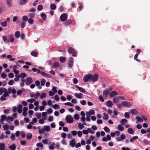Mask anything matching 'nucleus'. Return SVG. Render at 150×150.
Returning <instances> with one entry per match:
<instances>
[{
  "label": "nucleus",
  "mask_w": 150,
  "mask_h": 150,
  "mask_svg": "<svg viewBox=\"0 0 150 150\" xmlns=\"http://www.w3.org/2000/svg\"><path fill=\"white\" fill-rule=\"evenodd\" d=\"M22 105L21 104H19L17 107L16 106L14 107L13 110L14 112H16L18 110V113H20L22 112Z\"/></svg>",
  "instance_id": "obj_1"
},
{
  "label": "nucleus",
  "mask_w": 150,
  "mask_h": 150,
  "mask_svg": "<svg viewBox=\"0 0 150 150\" xmlns=\"http://www.w3.org/2000/svg\"><path fill=\"white\" fill-rule=\"evenodd\" d=\"M91 74H88L85 75L83 78V80L85 82L88 81H91Z\"/></svg>",
  "instance_id": "obj_2"
},
{
  "label": "nucleus",
  "mask_w": 150,
  "mask_h": 150,
  "mask_svg": "<svg viewBox=\"0 0 150 150\" xmlns=\"http://www.w3.org/2000/svg\"><path fill=\"white\" fill-rule=\"evenodd\" d=\"M65 119L68 123H72L73 121V118L71 115H67Z\"/></svg>",
  "instance_id": "obj_3"
},
{
  "label": "nucleus",
  "mask_w": 150,
  "mask_h": 150,
  "mask_svg": "<svg viewBox=\"0 0 150 150\" xmlns=\"http://www.w3.org/2000/svg\"><path fill=\"white\" fill-rule=\"evenodd\" d=\"M91 81L93 82H96L98 79V76L97 74H95L94 75H91Z\"/></svg>",
  "instance_id": "obj_4"
},
{
  "label": "nucleus",
  "mask_w": 150,
  "mask_h": 150,
  "mask_svg": "<svg viewBox=\"0 0 150 150\" xmlns=\"http://www.w3.org/2000/svg\"><path fill=\"white\" fill-rule=\"evenodd\" d=\"M67 18V15L66 13H63L61 14L60 17V19L62 21H65Z\"/></svg>",
  "instance_id": "obj_5"
},
{
  "label": "nucleus",
  "mask_w": 150,
  "mask_h": 150,
  "mask_svg": "<svg viewBox=\"0 0 150 150\" xmlns=\"http://www.w3.org/2000/svg\"><path fill=\"white\" fill-rule=\"evenodd\" d=\"M74 62L73 58L72 57H70L69 59L68 66L69 67L71 68L72 67Z\"/></svg>",
  "instance_id": "obj_6"
},
{
  "label": "nucleus",
  "mask_w": 150,
  "mask_h": 150,
  "mask_svg": "<svg viewBox=\"0 0 150 150\" xmlns=\"http://www.w3.org/2000/svg\"><path fill=\"white\" fill-rule=\"evenodd\" d=\"M26 81L25 84L28 85H29L33 82V79L32 78L30 77H27L26 79Z\"/></svg>",
  "instance_id": "obj_7"
},
{
  "label": "nucleus",
  "mask_w": 150,
  "mask_h": 150,
  "mask_svg": "<svg viewBox=\"0 0 150 150\" xmlns=\"http://www.w3.org/2000/svg\"><path fill=\"white\" fill-rule=\"evenodd\" d=\"M75 140L74 139H73L70 142L69 145L71 147H74L75 146Z\"/></svg>",
  "instance_id": "obj_8"
},
{
  "label": "nucleus",
  "mask_w": 150,
  "mask_h": 150,
  "mask_svg": "<svg viewBox=\"0 0 150 150\" xmlns=\"http://www.w3.org/2000/svg\"><path fill=\"white\" fill-rule=\"evenodd\" d=\"M117 93L115 91H112L109 94V96L110 97H113L117 95Z\"/></svg>",
  "instance_id": "obj_9"
},
{
  "label": "nucleus",
  "mask_w": 150,
  "mask_h": 150,
  "mask_svg": "<svg viewBox=\"0 0 150 150\" xmlns=\"http://www.w3.org/2000/svg\"><path fill=\"white\" fill-rule=\"evenodd\" d=\"M76 87L80 92L83 93H85L86 92L85 90L83 88L79 87L77 85H76Z\"/></svg>",
  "instance_id": "obj_10"
},
{
  "label": "nucleus",
  "mask_w": 150,
  "mask_h": 150,
  "mask_svg": "<svg viewBox=\"0 0 150 150\" xmlns=\"http://www.w3.org/2000/svg\"><path fill=\"white\" fill-rule=\"evenodd\" d=\"M74 95L76 98L79 99L81 98L83 96V94L81 93H76Z\"/></svg>",
  "instance_id": "obj_11"
},
{
  "label": "nucleus",
  "mask_w": 150,
  "mask_h": 150,
  "mask_svg": "<svg viewBox=\"0 0 150 150\" xmlns=\"http://www.w3.org/2000/svg\"><path fill=\"white\" fill-rule=\"evenodd\" d=\"M135 119L137 120L136 123L137 124L139 122L143 121V119L137 116L135 117Z\"/></svg>",
  "instance_id": "obj_12"
},
{
  "label": "nucleus",
  "mask_w": 150,
  "mask_h": 150,
  "mask_svg": "<svg viewBox=\"0 0 150 150\" xmlns=\"http://www.w3.org/2000/svg\"><path fill=\"white\" fill-rule=\"evenodd\" d=\"M47 112H42V118L44 120H45L47 119Z\"/></svg>",
  "instance_id": "obj_13"
},
{
  "label": "nucleus",
  "mask_w": 150,
  "mask_h": 150,
  "mask_svg": "<svg viewBox=\"0 0 150 150\" xmlns=\"http://www.w3.org/2000/svg\"><path fill=\"white\" fill-rule=\"evenodd\" d=\"M109 91L107 90H104L103 92V96L104 97L106 98L108 94Z\"/></svg>",
  "instance_id": "obj_14"
},
{
  "label": "nucleus",
  "mask_w": 150,
  "mask_h": 150,
  "mask_svg": "<svg viewBox=\"0 0 150 150\" xmlns=\"http://www.w3.org/2000/svg\"><path fill=\"white\" fill-rule=\"evenodd\" d=\"M40 95V94L38 92L36 93L35 94H32L31 95V97H33L34 98L37 99Z\"/></svg>",
  "instance_id": "obj_15"
},
{
  "label": "nucleus",
  "mask_w": 150,
  "mask_h": 150,
  "mask_svg": "<svg viewBox=\"0 0 150 150\" xmlns=\"http://www.w3.org/2000/svg\"><path fill=\"white\" fill-rule=\"evenodd\" d=\"M76 50L71 47H70L68 50V52L70 54L72 53Z\"/></svg>",
  "instance_id": "obj_16"
},
{
  "label": "nucleus",
  "mask_w": 150,
  "mask_h": 150,
  "mask_svg": "<svg viewBox=\"0 0 150 150\" xmlns=\"http://www.w3.org/2000/svg\"><path fill=\"white\" fill-rule=\"evenodd\" d=\"M119 97L116 96L113 98V102L114 103H117L119 102Z\"/></svg>",
  "instance_id": "obj_17"
},
{
  "label": "nucleus",
  "mask_w": 150,
  "mask_h": 150,
  "mask_svg": "<svg viewBox=\"0 0 150 150\" xmlns=\"http://www.w3.org/2000/svg\"><path fill=\"white\" fill-rule=\"evenodd\" d=\"M5 145L4 143H0V150H5Z\"/></svg>",
  "instance_id": "obj_18"
},
{
  "label": "nucleus",
  "mask_w": 150,
  "mask_h": 150,
  "mask_svg": "<svg viewBox=\"0 0 150 150\" xmlns=\"http://www.w3.org/2000/svg\"><path fill=\"white\" fill-rule=\"evenodd\" d=\"M16 146L15 144H13L12 145L9 146V149L11 150H15L16 149Z\"/></svg>",
  "instance_id": "obj_19"
},
{
  "label": "nucleus",
  "mask_w": 150,
  "mask_h": 150,
  "mask_svg": "<svg viewBox=\"0 0 150 150\" xmlns=\"http://www.w3.org/2000/svg\"><path fill=\"white\" fill-rule=\"evenodd\" d=\"M55 145V144L54 142H53L52 143V144H50L49 146V148L50 150L53 149L54 148V145Z\"/></svg>",
  "instance_id": "obj_20"
},
{
  "label": "nucleus",
  "mask_w": 150,
  "mask_h": 150,
  "mask_svg": "<svg viewBox=\"0 0 150 150\" xmlns=\"http://www.w3.org/2000/svg\"><path fill=\"white\" fill-rule=\"evenodd\" d=\"M127 122V120L125 119H122L120 122V123L122 125H124L125 123Z\"/></svg>",
  "instance_id": "obj_21"
},
{
  "label": "nucleus",
  "mask_w": 150,
  "mask_h": 150,
  "mask_svg": "<svg viewBox=\"0 0 150 150\" xmlns=\"http://www.w3.org/2000/svg\"><path fill=\"white\" fill-rule=\"evenodd\" d=\"M10 41L11 42H13L14 41V39L13 35L12 34H11L10 36Z\"/></svg>",
  "instance_id": "obj_22"
},
{
  "label": "nucleus",
  "mask_w": 150,
  "mask_h": 150,
  "mask_svg": "<svg viewBox=\"0 0 150 150\" xmlns=\"http://www.w3.org/2000/svg\"><path fill=\"white\" fill-rule=\"evenodd\" d=\"M28 0H21L19 4L20 5L25 4L28 1Z\"/></svg>",
  "instance_id": "obj_23"
},
{
  "label": "nucleus",
  "mask_w": 150,
  "mask_h": 150,
  "mask_svg": "<svg viewBox=\"0 0 150 150\" xmlns=\"http://www.w3.org/2000/svg\"><path fill=\"white\" fill-rule=\"evenodd\" d=\"M59 60L61 62L64 63L65 61L66 58L64 57H59Z\"/></svg>",
  "instance_id": "obj_24"
},
{
  "label": "nucleus",
  "mask_w": 150,
  "mask_h": 150,
  "mask_svg": "<svg viewBox=\"0 0 150 150\" xmlns=\"http://www.w3.org/2000/svg\"><path fill=\"white\" fill-rule=\"evenodd\" d=\"M130 112L133 115L137 114L138 113L136 109H132L130 110Z\"/></svg>",
  "instance_id": "obj_25"
},
{
  "label": "nucleus",
  "mask_w": 150,
  "mask_h": 150,
  "mask_svg": "<svg viewBox=\"0 0 150 150\" xmlns=\"http://www.w3.org/2000/svg\"><path fill=\"white\" fill-rule=\"evenodd\" d=\"M41 17L44 20H45L47 18L46 15L44 13H42L40 14Z\"/></svg>",
  "instance_id": "obj_26"
},
{
  "label": "nucleus",
  "mask_w": 150,
  "mask_h": 150,
  "mask_svg": "<svg viewBox=\"0 0 150 150\" xmlns=\"http://www.w3.org/2000/svg\"><path fill=\"white\" fill-rule=\"evenodd\" d=\"M44 128V129L45 131H46L47 132H49L50 131V126L48 125H47L45 126Z\"/></svg>",
  "instance_id": "obj_27"
},
{
  "label": "nucleus",
  "mask_w": 150,
  "mask_h": 150,
  "mask_svg": "<svg viewBox=\"0 0 150 150\" xmlns=\"http://www.w3.org/2000/svg\"><path fill=\"white\" fill-rule=\"evenodd\" d=\"M104 116L103 117V119L105 120H108V115L106 114V113L104 112L103 113Z\"/></svg>",
  "instance_id": "obj_28"
},
{
  "label": "nucleus",
  "mask_w": 150,
  "mask_h": 150,
  "mask_svg": "<svg viewBox=\"0 0 150 150\" xmlns=\"http://www.w3.org/2000/svg\"><path fill=\"white\" fill-rule=\"evenodd\" d=\"M138 137L137 136H134L132 138L130 139V142H133L134 140L138 139Z\"/></svg>",
  "instance_id": "obj_29"
},
{
  "label": "nucleus",
  "mask_w": 150,
  "mask_h": 150,
  "mask_svg": "<svg viewBox=\"0 0 150 150\" xmlns=\"http://www.w3.org/2000/svg\"><path fill=\"white\" fill-rule=\"evenodd\" d=\"M32 134L30 133H28L26 136L27 138L28 139H30L32 138Z\"/></svg>",
  "instance_id": "obj_30"
},
{
  "label": "nucleus",
  "mask_w": 150,
  "mask_h": 150,
  "mask_svg": "<svg viewBox=\"0 0 150 150\" xmlns=\"http://www.w3.org/2000/svg\"><path fill=\"white\" fill-rule=\"evenodd\" d=\"M47 104H42L43 106H41L40 108V110L42 111L44 110L45 109V106Z\"/></svg>",
  "instance_id": "obj_31"
},
{
  "label": "nucleus",
  "mask_w": 150,
  "mask_h": 150,
  "mask_svg": "<svg viewBox=\"0 0 150 150\" xmlns=\"http://www.w3.org/2000/svg\"><path fill=\"white\" fill-rule=\"evenodd\" d=\"M15 35L16 38H19L20 35V32L18 31H17L15 32Z\"/></svg>",
  "instance_id": "obj_32"
},
{
  "label": "nucleus",
  "mask_w": 150,
  "mask_h": 150,
  "mask_svg": "<svg viewBox=\"0 0 150 150\" xmlns=\"http://www.w3.org/2000/svg\"><path fill=\"white\" fill-rule=\"evenodd\" d=\"M20 77L21 78H23L25 77H26L27 76L25 73H22L21 74H19Z\"/></svg>",
  "instance_id": "obj_33"
},
{
  "label": "nucleus",
  "mask_w": 150,
  "mask_h": 150,
  "mask_svg": "<svg viewBox=\"0 0 150 150\" xmlns=\"http://www.w3.org/2000/svg\"><path fill=\"white\" fill-rule=\"evenodd\" d=\"M15 76L16 78H14V80L16 81H17L19 80V78L20 77L19 75H16Z\"/></svg>",
  "instance_id": "obj_34"
},
{
  "label": "nucleus",
  "mask_w": 150,
  "mask_h": 150,
  "mask_svg": "<svg viewBox=\"0 0 150 150\" xmlns=\"http://www.w3.org/2000/svg\"><path fill=\"white\" fill-rule=\"evenodd\" d=\"M56 8V6L55 4H52L50 5V8L52 10H55Z\"/></svg>",
  "instance_id": "obj_35"
},
{
  "label": "nucleus",
  "mask_w": 150,
  "mask_h": 150,
  "mask_svg": "<svg viewBox=\"0 0 150 150\" xmlns=\"http://www.w3.org/2000/svg\"><path fill=\"white\" fill-rule=\"evenodd\" d=\"M6 4L9 7H11V0H6Z\"/></svg>",
  "instance_id": "obj_36"
},
{
  "label": "nucleus",
  "mask_w": 150,
  "mask_h": 150,
  "mask_svg": "<svg viewBox=\"0 0 150 150\" xmlns=\"http://www.w3.org/2000/svg\"><path fill=\"white\" fill-rule=\"evenodd\" d=\"M2 38L4 42H6L7 43H9V40L7 39L6 36H3Z\"/></svg>",
  "instance_id": "obj_37"
},
{
  "label": "nucleus",
  "mask_w": 150,
  "mask_h": 150,
  "mask_svg": "<svg viewBox=\"0 0 150 150\" xmlns=\"http://www.w3.org/2000/svg\"><path fill=\"white\" fill-rule=\"evenodd\" d=\"M78 127L81 130L84 127V126L82 125L81 123H79Z\"/></svg>",
  "instance_id": "obj_38"
},
{
  "label": "nucleus",
  "mask_w": 150,
  "mask_h": 150,
  "mask_svg": "<svg viewBox=\"0 0 150 150\" xmlns=\"http://www.w3.org/2000/svg\"><path fill=\"white\" fill-rule=\"evenodd\" d=\"M127 132L129 133L132 134L133 132V130L131 128H129L128 129Z\"/></svg>",
  "instance_id": "obj_39"
},
{
  "label": "nucleus",
  "mask_w": 150,
  "mask_h": 150,
  "mask_svg": "<svg viewBox=\"0 0 150 150\" xmlns=\"http://www.w3.org/2000/svg\"><path fill=\"white\" fill-rule=\"evenodd\" d=\"M46 94L45 93H42L40 96L41 99H42L46 97Z\"/></svg>",
  "instance_id": "obj_40"
},
{
  "label": "nucleus",
  "mask_w": 150,
  "mask_h": 150,
  "mask_svg": "<svg viewBox=\"0 0 150 150\" xmlns=\"http://www.w3.org/2000/svg\"><path fill=\"white\" fill-rule=\"evenodd\" d=\"M7 23L6 21H5L4 22L1 23V25L3 27H6L7 26Z\"/></svg>",
  "instance_id": "obj_41"
},
{
  "label": "nucleus",
  "mask_w": 150,
  "mask_h": 150,
  "mask_svg": "<svg viewBox=\"0 0 150 150\" xmlns=\"http://www.w3.org/2000/svg\"><path fill=\"white\" fill-rule=\"evenodd\" d=\"M86 120V118L84 116H82L81 117V121L83 122V125H86V124L85 122V121Z\"/></svg>",
  "instance_id": "obj_42"
},
{
  "label": "nucleus",
  "mask_w": 150,
  "mask_h": 150,
  "mask_svg": "<svg viewBox=\"0 0 150 150\" xmlns=\"http://www.w3.org/2000/svg\"><path fill=\"white\" fill-rule=\"evenodd\" d=\"M118 129L119 130L121 131H123L124 129V127L120 124L118 125Z\"/></svg>",
  "instance_id": "obj_43"
},
{
  "label": "nucleus",
  "mask_w": 150,
  "mask_h": 150,
  "mask_svg": "<svg viewBox=\"0 0 150 150\" xmlns=\"http://www.w3.org/2000/svg\"><path fill=\"white\" fill-rule=\"evenodd\" d=\"M43 8V6L42 5H39L37 8V10L38 11H41Z\"/></svg>",
  "instance_id": "obj_44"
},
{
  "label": "nucleus",
  "mask_w": 150,
  "mask_h": 150,
  "mask_svg": "<svg viewBox=\"0 0 150 150\" xmlns=\"http://www.w3.org/2000/svg\"><path fill=\"white\" fill-rule=\"evenodd\" d=\"M54 99L55 100L58 101L59 100V96L57 95L56 94L54 96Z\"/></svg>",
  "instance_id": "obj_45"
},
{
  "label": "nucleus",
  "mask_w": 150,
  "mask_h": 150,
  "mask_svg": "<svg viewBox=\"0 0 150 150\" xmlns=\"http://www.w3.org/2000/svg\"><path fill=\"white\" fill-rule=\"evenodd\" d=\"M82 132L83 133V134L87 135L88 134V128H87V129H83L82 130Z\"/></svg>",
  "instance_id": "obj_46"
},
{
  "label": "nucleus",
  "mask_w": 150,
  "mask_h": 150,
  "mask_svg": "<svg viewBox=\"0 0 150 150\" xmlns=\"http://www.w3.org/2000/svg\"><path fill=\"white\" fill-rule=\"evenodd\" d=\"M28 22L30 24H33L34 22L32 18H30L28 20Z\"/></svg>",
  "instance_id": "obj_47"
},
{
  "label": "nucleus",
  "mask_w": 150,
  "mask_h": 150,
  "mask_svg": "<svg viewBox=\"0 0 150 150\" xmlns=\"http://www.w3.org/2000/svg\"><path fill=\"white\" fill-rule=\"evenodd\" d=\"M103 129L106 132H110V129L107 126L103 128Z\"/></svg>",
  "instance_id": "obj_48"
},
{
  "label": "nucleus",
  "mask_w": 150,
  "mask_h": 150,
  "mask_svg": "<svg viewBox=\"0 0 150 150\" xmlns=\"http://www.w3.org/2000/svg\"><path fill=\"white\" fill-rule=\"evenodd\" d=\"M45 132V131L44 128H42L40 129L38 131V132L40 134H43Z\"/></svg>",
  "instance_id": "obj_49"
},
{
  "label": "nucleus",
  "mask_w": 150,
  "mask_h": 150,
  "mask_svg": "<svg viewBox=\"0 0 150 150\" xmlns=\"http://www.w3.org/2000/svg\"><path fill=\"white\" fill-rule=\"evenodd\" d=\"M71 21L68 20L64 23L65 25L67 26L71 23Z\"/></svg>",
  "instance_id": "obj_50"
},
{
  "label": "nucleus",
  "mask_w": 150,
  "mask_h": 150,
  "mask_svg": "<svg viewBox=\"0 0 150 150\" xmlns=\"http://www.w3.org/2000/svg\"><path fill=\"white\" fill-rule=\"evenodd\" d=\"M36 146L38 147H42L43 146V144H42L41 142H39L38 143H37L36 144Z\"/></svg>",
  "instance_id": "obj_51"
},
{
  "label": "nucleus",
  "mask_w": 150,
  "mask_h": 150,
  "mask_svg": "<svg viewBox=\"0 0 150 150\" xmlns=\"http://www.w3.org/2000/svg\"><path fill=\"white\" fill-rule=\"evenodd\" d=\"M77 134L79 137H81L82 135V132L80 131H77Z\"/></svg>",
  "instance_id": "obj_52"
},
{
  "label": "nucleus",
  "mask_w": 150,
  "mask_h": 150,
  "mask_svg": "<svg viewBox=\"0 0 150 150\" xmlns=\"http://www.w3.org/2000/svg\"><path fill=\"white\" fill-rule=\"evenodd\" d=\"M71 132L73 136H75L77 134V131L76 130H73L71 131Z\"/></svg>",
  "instance_id": "obj_53"
},
{
  "label": "nucleus",
  "mask_w": 150,
  "mask_h": 150,
  "mask_svg": "<svg viewBox=\"0 0 150 150\" xmlns=\"http://www.w3.org/2000/svg\"><path fill=\"white\" fill-rule=\"evenodd\" d=\"M31 54L33 56L36 57L37 55V52H33L31 53Z\"/></svg>",
  "instance_id": "obj_54"
},
{
  "label": "nucleus",
  "mask_w": 150,
  "mask_h": 150,
  "mask_svg": "<svg viewBox=\"0 0 150 150\" xmlns=\"http://www.w3.org/2000/svg\"><path fill=\"white\" fill-rule=\"evenodd\" d=\"M46 81L45 79H42L41 81V86H44L45 85Z\"/></svg>",
  "instance_id": "obj_55"
},
{
  "label": "nucleus",
  "mask_w": 150,
  "mask_h": 150,
  "mask_svg": "<svg viewBox=\"0 0 150 150\" xmlns=\"http://www.w3.org/2000/svg\"><path fill=\"white\" fill-rule=\"evenodd\" d=\"M52 106L54 108H55L56 109H58L60 108L59 106L56 104L52 105Z\"/></svg>",
  "instance_id": "obj_56"
},
{
  "label": "nucleus",
  "mask_w": 150,
  "mask_h": 150,
  "mask_svg": "<svg viewBox=\"0 0 150 150\" xmlns=\"http://www.w3.org/2000/svg\"><path fill=\"white\" fill-rule=\"evenodd\" d=\"M7 121L8 122H9V120H10L11 121H13V118L10 116H8L7 117Z\"/></svg>",
  "instance_id": "obj_57"
},
{
  "label": "nucleus",
  "mask_w": 150,
  "mask_h": 150,
  "mask_svg": "<svg viewBox=\"0 0 150 150\" xmlns=\"http://www.w3.org/2000/svg\"><path fill=\"white\" fill-rule=\"evenodd\" d=\"M125 117L127 119H129V114L127 112H126L125 113Z\"/></svg>",
  "instance_id": "obj_58"
},
{
  "label": "nucleus",
  "mask_w": 150,
  "mask_h": 150,
  "mask_svg": "<svg viewBox=\"0 0 150 150\" xmlns=\"http://www.w3.org/2000/svg\"><path fill=\"white\" fill-rule=\"evenodd\" d=\"M74 117L75 119L77 120H79V114H75L74 116Z\"/></svg>",
  "instance_id": "obj_59"
},
{
  "label": "nucleus",
  "mask_w": 150,
  "mask_h": 150,
  "mask_svg": "<svg viewBox=\"0 0 150 150\" xmlns=\"http://www.w3.org/2000/svg\"><path fill=\"white\" fill-rule=\"evenodd\" d=\"M57 87L55 86H53L52 88V91L55 93H57Z\"/></svg>",
  "instance_id": "obj_60"
},
{
  "label": "nucleus",
  "mask_w": 150,
  "mask_h": 150,
  "mask_svg": "<svg viewBox=\"0 0 150 150\" xmlns=\"http://www.w3.org/2000/svg\"><path fill=\"white\" fill-rule=\"evenodd\" d=\"M23 20L24 21H27L28 20V18L26 16H24L22 18Z\"/></svg>",
  "instance_id": "obj_61"
},
{
  "label": "nucleus",
  "mask_w": 150,
  "mask_h": 150,
  "mask_svg": "<svg viewBox=\"0 0 150 150\" xmlns=\"http://www.w3.org/2000/svg\"><path fill=\"white\" fill-rule=\"evenodd\" d=\"M59 66V63L58 62H55L54 64L53 67L54 68H56L58 67Z\"/></svg>",
  "instance_id": "obj_62"
},
{
  "label": "nucleus",
  "mask_w": 150,
  "mask_h": 150,
  "mask_svg": "<svg viewBox=\"0 0 150 150\" xmlns=\"http://www.w3.org/2000/svg\"><path fill=\"white\" fill-rule=\"evenodd\" d=\"M25 23L24 22H22L21 23V26L22 28H23L25 27Z\"/></svg>",
  "instance_id": "obj_63"
},
{
  "label": "nucleus",
  "mask_w": 150,
  "mask_h": 150,
  "mask_svg": "<svg viewBox=\"0 0 150 150\" xmlns=\"http://www.w3.org/2000/svg\"><path fill=\"white\" fill-rule=\"evenodd\" d=\"M8 76L9 78H13L14 77V75L12 73H10L8 74Z\"/></svg>",
  "instance_id": "obj_64"
}]
</instances>
